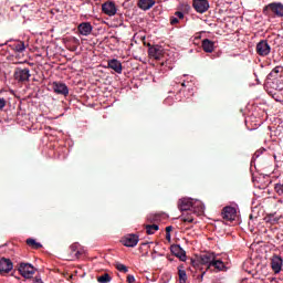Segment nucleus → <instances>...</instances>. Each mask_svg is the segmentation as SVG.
Masks as SVG:
<instances>
[{"label": "nucleus", "instance_id": "aec40b11", "mask_svg": "<svg viewBox=\"0 0 283 283\" xmlns=\"http://www.w3.org/2000/svg\"><path fill=\"white\" fill-rule=\"evenodd\" d=\"M216 48V42L209 40V39H205L202 40V49L203 51L208 52V53H211L213 52Z\"/></svg>", "mask_w": 283, "mask_h": 283}, {"label": "nucleus", "instance_id": "a878e982", "mask_svg": "<svg viewBox=\"0 0 283 283\" xmlns=\"http://www.w3.org/2000/svg\"><path fill=\"white\" fill-rule=\"evenodd\" d=\"M97 282L98 283H109V282H112V276L108 273H104V274L97 276Z\"/></svg>", "mask_w": 283, "mask_h": 283}, {"label": "nucleus", "instance_id": "c9c22d12", "mask_svg": "<svg viewBox=\"0 0 283 283\" xmlns=\"http://www.w3.org/2000/svg\"><path fill=\"white\" fill-rule=\"evenodd\" d=\"M170 23L171 25H176V23H178V18H171Z\"/></svg>", "mask_w": 283, "mask_h": 283}, {"label": "nucleus", "instance_id": "f03ea898", "mask_svg": "<svg viewBox=\"0 0 283 283\" xmlns=\"http://www.w3.org/2000/svg\"><path fill=\"white\" fill-rule=\"evenodd\" d=\"M140 41L144 45H147L148 49V56L150 59H155L156 61H160L163 59V48L156 44H151V42H147V36H140Z\"/></svg>", "mask_w": 283, "mask_h": 283}, {"label": "nucleus", "instance_id": "72a5a7b5", "mask_svg": "<svg viewBox=\"0 0 283 283\" xmlns=\"http://www.w3.org/2000/svg\"><path fill=\"white\" fill-rule=\"evenodd\" d=\"M6 107V98H0V109H3Z\"/></svg>", "mask_w": 283, "mask_h": 283}, {"label": "nucleus", "instance_id": "a211bd4d", "mask_svg": "<svg viewBox=\"0 0 283 283\" xmlns=\"http://www.w3.org/2000/svg\"><path fill=\"white\" fill-rule=\"evenodd\" d=\"M271 266L274 273H280V271H282V258L279 255H274L271 260Z\"/></svg>", "mask_w": 283, "mask_h": 283}, {"label": "nucleus", "instance_id": "e433bc0d", "mask_svg": "<svg viewBox=\"0 0 283 283\" xmlns=\"http://www.w3.org/2000/svg\"><path fill=\"white\" fill-rule=\"evenodd\" d=\"M171 231H174V227L172 226L166 227V233H171Z\"/></svg>", "mask_w": 283, "mask_h": 283}, {"label": "nucleus", "instance_id": "4be33fe9", "mask_svg": "<svg viewBox=\"0 0 283 283\" xmlns=\"http://www.w3.org/2000/svg\"><path fill=\"white\" fill-rule=\"evenodd\" d=\"M27 244L28 247H31V249H43V244H41L40 242H36V240L34 239H27Z\"/></svg>", "mask_w": 283, "mask_h": 283}, {"label": "nucleus", "instance_id": "4468645a", "mask_svg": "<svg viewBox=\"0 0 283 283\" xmlns=\"http://www.w3.org/2000/svg\"><path fill=\"white\" fill-rule=\"evenodd\" d=\"M107 67L116 72V74H123V63L117 59H112L107 61Z\"/></svg>", "mask_w": 283, "mask_h": 283}, {"label": "nucleus", "instance_id": "bb28decb", "mask_svg": "<svg viewBox=\"0 0 283 283\" xmlns=\"http://www.w3.org/2000/svg\"><path fill=\"white\" fill-rule=\"evenodd\" d=\"M281 67L280 66H276L274 67L268 75L269 78H277V74H280L281 72Z\"/></svg>", "mask_w": 283, "mask_h": 283}, {"label": "nucleus", "instance_id": "2f4dec72", "mask_svg": "<svg viewBox=\"0 0 283 283\" xmlns=\"http://www.w3.org/2000/svg\"><path fill=\"white\" fill-rule=\"evenodd\" d=\"M127 282H128V283H134V282H136V279L134 277V275L129 274V275L127 276Z\"/></svg>", "mask_w": 283, "mask_h": 283}, {"label": "nucleus", "instance_id": "37998d69", "mask_svg": "<svg viewBox=\"0 0 283 283\" xmlns=\"http://www.w3.org/2000/svg\"><path fill=\"white\" fill-rule=\"evenodd\" d=\"M197 39H200V36H198Z\"/></svg>", "mask_w": 283, "mask_h": 283}, {"label": "nucleus", "instance_id": "ea45409f", "mask_svg": "<svg viewBox=\"0 0 283 283\" xmlns=\"http://www.w3.org/2000/svg\"><path fill=\"white\" fill-rule=\"evenodd\" d=\"M205 273L207 272H202L201 275L198 276V280H200V282H202V277H205Z\"/></svg>", "mask_w": 283, "mask_h": 283}, {"label": "nucleus", "instance_id": "6e6552de", "mask_svg": "<svg viewBox=\"0 0 283 283\" xmlns=\"http://www.w3.org/2000/svg\"><path fill=\"white\" fill-rule=\"evenodd\" d=\"M53 92L60 94L61 96H67L70 94V88L67 85L62 82H53Z\"/></svg>", "mask_w": 283, "mask_h": 283}, {"label": "nucleus", "instance_id": "f257e3e1", "mask_svg": "<svg viewBox=\"0 0 283 283\" xmlns=\"http://www.w3.org/2000/svg\"><path fill=\"white\" fill-rule=\"evenodd\" d=\"M263 14L265 17H283V4L282 2H271L263 8Z\"/></svg>", "mask_w": 283, "mask_h": 283}, {"label": "nucleus", "instance_id": "f3484780", "mask_svg": "<svg viewBox=\"0 0 283 283\" xmlns=\"http://www.w3.org/2000/svg\"><path fill=\"white\" fill-rule=\"evenodd\" d=\"M214 259L216 255H213V253H206L200 256L199 263L206 265L207 269H211V264H213Z\"/></svg>", "mask_w": 283, "mask_h": 283}, {"label": "nucleus", "instance_id": "f704fd0d", "mask_svg": "<svg viewBox=\"0 0 283 283\" xmlns=\"http://www.w3.org/2000/svg\"><path fill=\"white\" fill-rule=\"evenodd\" d=\"M32 283H43V280H41L39 276H35Z\"/></svg>", "mask_w": 283, "mask_h": 283}, {"label": "nucleus", "instance_id": "20e7f679", "mask_svg": "<svg viewBox=\"0 0 283 283\" xmlns=\"http://www.w3.org/2000/svg\"><path fill=\"white\" fill-rule=\"evenodd\" d=\"M256 54L259 56H269L271 54V45L266 40H262L256 44Z\"/></svg>", "mask_w": 283, "mask_h": 283}, {"label": "nucleus", "instance_id": "2eb2a0df", "mask_svg": "<svg viewBox=\"0 0 283 283\" xmlns=\"http://www.w3.org/2000/svg\"><path fill=\"white\" fill-rule=\"evenodd\" d=\"M235 213H237L235 208L228 206V207H224L222 210V218L223 220H228V221L235 220Z\"/></svg>", "mask_w": 283, "mask_h": 283}, {"label": "nucleus", "instance_id": "473e14b6", "mask_svg": "<svg viewBox=\"0 0 283 283\" xmlns=\"http://www.w3.org/2000/svg\"><path fill=\"white\" fill-rule=\"evenodd\" d=\"M175 15H177L178 19H185V13H182L181 11H177Z\"/></svg>", "mask_w": 283, "mask_h": 283}, {"label": "nucleus", "instance_id": "1a4fd4ad", "mask_svg": "<svg viewBox=\"0 0 283 283\" xmlns=\"http://www.w3.org/2000/svg\"><path fill=\"white\" fill-rule=\"evenodd\" d=\"M178 209L179 211H182V213L188 211H193V203L190 199L184 198L178 200Z\"/></svg>", "mask_w": 283, "mask_h": 283}, {"label": "nucleus", "instance_id": "dca6fc26", "mask_svg": "<svg viewBox=\"0 0 283 283\" xmlns=\"http://www.w3.org/2000/svg\"><path fill=\"white\" fill-rule=\"evenodd\" d=\"M77 30L80 32V34H82V36H90V34H92V23L90 22H82L81 24H78Z\"/></svg>", "mask_w": 283, "mask_h": 283}, {"label": "nucleus", "instance_id": "5701e85b", "mask_svg": "<svg viewBox=\"0 0 283 283\" xmlns=\"http://www.w3.org/2000/svg\"><path fill=\"white\" fill-rule=\"evenodd\" d=\"M191 212L192 211L182 212V214H181L182 222H188V223L193 222V214Z\"/></svg>", "mask_w": 283, "mask_h": 283}, {"label": "nucleus", "instance_id": "39448f33", "mask_svg": "<svg viewBox=\"0 0 283 283\" xmlns=\"http://www.w3.org/2000/svg\"><path fill=\"white\" fill-rule=\"evenodd\" d=\"M139 240L138 234L130 233L122 238V244H124V247L134 248L138 244Z\"/></svg>", "mask_w": 283, "mask_h": 283}, {"label": "nucleus", "instance_id": "f8f14e48", "mask_svg": "<svg viewBox=\"0 0 283 283\" xmlns=\"http://www.w3.org/2000/svg\"><path fill=\"white\" fill-rule=\"evenodd\" d=\"M170 252L176 258H179V260H181V262H185V260H187V252H185V250L178 244L171 245L170 247Z\"/></svg>", "mask_w": 283, "mask_h": 283}, {"label": "nucleus", "instance_id": "b1692460", "mask_svg": "<svg viewBox=\"0 0 283 283\" xmlns=\"http://www.w3.org/2000/svg\"><path fill=\"white\" fill-rule=\"evenodd\" d=\"M11 48L15 51V52H23V50H25V43L18 41L14 42Z\"/></svg>", "mask_w": 283, "mask_h": 283}, {"label": "nucleus", "instance_id": "cd10ccee", "mask_svg": "<svg viewBox=\"0 0 283 283\" xmlns=\"http://www.w3.org/2000/svg\"><path fill=\"white\" fill-rule=\"evenodd\" d=\"M81 42L83 45H85V43H88V45H96V43H98V40H94L92 38H90V39L82 38Z\"/></svg>", "mask_w": 283, "mask_h": 283}, {"label": "nucleus", "instance_id": "c756f323", "mask_svg": "<svg viewBox=\"0 0 283 283\" xmlns=\"http://www.w3.org/2000/svg\"><path fill=\"white\" fill-rule=\"evenodd\" d=\"M115 266H116L117 271H119L120 273H127L129 271V269L125 264H122V263H116Z\"/></svg>", "mask_w": 283, "mask_h": 283}, {"label": "nucleus", "instance_id": "412c9836", "mask_svg": "<svg viewBox=\"0 0 283 283\" xmlns=\"http://www.w3.org/2000/svg\"><path fill=\"white\" fill-rule=\"evenodd\" d=\"M211 269H216V271H227V265H224V262L222 260H216L213 259L212 263H210Z\"/></svg>", "mask_w": 283, "mask_h": 283}, {"label": "nucleus", "instance_id": "9d476101", "mask_svg": "<svg viewBox=\"0 0 283 283\" xmlns=\"http://www.w3.org/2000/svg\"><path fill=\"white\" fill-rule=\"evenodd\" d=\"M81 255H83V251L78 249V243H73L69 248V260L71 261L80 260Z\"/></svg>", "mask_w": 283, "mask_h": 283}, {"label": "nucleus", "instance_id": "a19ab883", "mask_svg": "<svg viewBox=\"0 0 283 283\" xmlns=\"http://www.w3.org/2000/svg\"><path fill=\"white\" fill-rule=\"evenodd\" d=\"M192 266H198V263L196 261H192Z\"/></svg>", "mask_w": 283, "mask_h": 283}, {"label": "nucleus", "instance_id": "0eeeda50", "mask_svg": "<svg viewBox=\"0 0 283 283\" xmlns=\"http://www.w3.org/2000/svg\"><path fill=\"white\" fill-rule=\"evenodd\" d=\"M102 11L107 17H115L118 9L116 8V3L109 1L102 4Z\"/></svg>", "mask_w": 283, "mask_h": 283}, {"label": "nucleus", "instance_id": "393cba45", "mask_svg": "<svg viewBox=\"0 0 283 283\" xmlns=\"http://www.w3.org/2000/svg\"><path fill=\"white\" fill-rule=\"evenodd\" d=\"M160 228L158 227V224H147L146 226V233L148 235H154L156 233V231H158Z\"/></svg>", "mask_w": 283, "mask_h": 283}, {"label": "nucleus", "instance_id": "c85d7f7f", "mask_svg": "<svg viewBox=\"0 0 283 283\" xmlns=\"http://www.w3.org/2000/svg\"><path fill=\"white\" fill-rule=\"evenodd\" d=\"M178 275H179L180 282L182 283L187 282V272L185 270L178 269Z\"/></svg>", "mask_w": 283, "mask_h": 283}, {"label": "nucleus", "instance_id": "6ab92c4d", "mask_svg": "<svg viewBox=\"0 0 283 283\" xmlns=\"http://www.w3.org/2000/svg\"><path fill=\"white\" fill-rule=\"evenodd\" d=\"M138 8L140 10H151V8H154V6H156V1L154 0H138V3H137Z\"/></svg>", "mask_w": 283, "mask_h": 283}, {"label": "nucleus", "instance_id": "423d86ee", "mask_svg": "<svg viewBox=\"0 0 283 283\" xmlns=\"http://www.w3.org/2000/svg\"><path fill=\"white\" fill-rule=\"evenodd\" d=\"M192 8H195L196 12L199 14H205L207 10H209V1L208 0H192Z\"/></svg>", "mask_w": 283, "mask_h": 283}, {"label": "nucleus", "instance_id": "79ce46f5", "mask_svg": "<svg viewBox=\"0 0 283 283\" xmlns=\"http://www.w3.org/2000/svg\"><path fill=\"white\" fill-rule=\"evenodd\" d=\"M253 219V214H250V220H252Z\"/></svg>", "mask_w": 283, "mask_h": 283}, {"label": "nucleus", "instance_id": "7ed1b4c3", "mask_svg": "<svg viewBox=\"0 0 283 283\" xmlns=\"http://www.w3.org/2000/svg\"><path fill=\"white\" fill-rule=\"evenodd\" d=\"M19 273L22 277L30 280L34 273H36V268L30 263H20L18 268Z\"/></svg>", "mask_w": 283, "mask_h": 283}, {"label": "nucleus", "instance_id": "7c9ffc66", "mask_svg": "<svg viewBox=\"0 0 283 283\" xmlns=\"http://www.w3.org/2000/svg\"><path fill=\"white\" fill-rule=\"evenodd\" d=\"M274 189H275L276 193H279V196H282V193H283V184H277Z\"/></svg>", "mask_w": 283, "mask_h": 283}, {"label": "nucleus", "instance_id": "58836bf2", "mask_svg": "<svg viewBox=\"0 0 283 283\" xmlns=\"http://www.w3.org/2000/svg\"><path fill=\"white\" fill-rule=\"evenodd\" d=\"M73 43H74L75 45H80L81 41H80L78 39H76V38H73Z\"/></svg>", "mask_w": 283, "mask_h": 283}, {"label": "nucleus", "instance_id": "4c0bfd02", "mask_svg": "<svg viewBox=\"0 0 283 283\" xmlns=\"http://www.w3.org/2000/svg\"><path fill=\"white\" fill-rule=\"evenodd\" d=\"M166 240L167 242H171V233L166 232Z\"/></svg>", "mask_w": 283, "mask_h": 283}, {"label": "nucleus", "instance_id": "ddd939ff", "mask_svg": "<svg viewBox=\"0 0 283 283\" xmlns=\"http://www.w3.org/2000/svg\"><path fill=\"white\" fill-rule=\"evenodd\" d=\"M13 264L12 261L10 259L7 258H2L0 259V274L3 275L6 273H10V271H12L13 269Z\"/></svg>", "mask_w": 283, "mask_h": 283}, {"label": "nucleus", "instance_id": "9b49d317", "mask_svg": "<svg viewBox=\"0 0 283 283\" xmlns=\"http://www.w3.org/2000/svg\"><path fill=\"white\" fill-rule=\"evenodd\" d=\"M15 81H30V69H17L14 72Z\"/></svg>", "mask_w": 283, "mask_h": 283}]
</instances>
